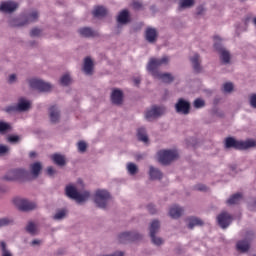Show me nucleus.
<instances>
[{
    "label": "nucleus",
    "instance_id": "25",
    "mask_svg": "<svg viewBox=\"0 0 256 256\" xmlns=\"http://www.w3.org/2000/svg\"><path fill=\"white\" fill-rule=\"evenodd\" d=\"M199 60H200L199 54H194V56L190 58V61L193 65V69L196 73H201V64Z\"/></svg>",
    "mask_w": 256,
    "mask_h": 256
},
{
    "label": "nucleus",
    "instance_id": "40",
    "mask_svg": "<svg viewBox=\"0 0 256 256\" xmlns=\"http://www.w3.org/2000/svg\"><path fill=\"white\" fill-rule=\"evenodd\" d=\"M11 129V126L5 122H0V133H5L6 131H9Z\"/></svg>",
    "mask_w": 256,
    "mask_h": 256
},
{
    "label": "nucleus",
    "instance_id": "2",
    "mask_svg": "<svg viewBox=\"0 0 256 256\" xmlns=\"http://www.w3.org/2000/svg\"><path fill=\"white\" fill-rule=\"evenodd\" d=\"M251 147H256L255 140H236L233 137H228L225 139V148L226 149H236L237 151H245L251 149Z\"/></svg>",
    "mask_w": 256,
    "mask_h": 256
},
{
    "label": "nucleus",
    "instance_id": "20",
    "mask_svg": "<svg viewBox=\"0 0 256 256\" xmlns=\"http://www.w3.org/2000/svg\"><path fill=\"white\" fill-rule=\"evenodd\" d=\"M83 71L86 75H93V60L90 57L84 59Z\"/></svg>",
    "mask_w": 256,
    "mask_h": 256
},
{
    "label": "nucleus",
    "instance_id": "6",
    "mask_svg": "<svg viewBox=\"0 0 256 256\" xmlns=\"http://www.w3.org/2000/svg\"><path fill=\"white\" fill-rule=\"evenodd\" d=\"M110 199L111 194H109L106 190H97L95 193L94 202L100 209H105L107 207V201Z\"/></svg>",
    "mask_w": 256,
    "mask_h": 256
},
{
    "label": "nucleus",
    "instance_id": "34",
    "mask_svg": "<svg viewBox=\"0 0 256 256\" xmlns=\"http://www.w3.org/2000/svg\"><path fill=\"white\" fill-rule=\"evenodd\" d=\"M195 5V0H181L180 8L185 9L187 7H193Z\"/></svg>",
    "mask_w": 256,
    "mask_h": 256
},
{
    "label": "nucleus",
    "instance_id": "23",
    "mask_svg": "<svg viewBox=\"0 0 256 256\" xmlns=\"http://www.w3.org/2000/svg\"><path fill=\"white\" fill-rule=\"evenodd\" d=\"M149 176H150V179H152V181H155L157 179H163V173L160 172L159 169L153 166H150Z\"/></svg>",
    "mask_w": 256,
    "mask_h": 256
},
{
    "label": "nucleus",
    "instance_id": "41",
    "mask_svg": "<svg viewBox=\"0 0 256 256\" xmlns=\"http://www.w3.org/2000/svg\"><path fill=\"white\" fill-rule=\"evenodd\" d=\"M78 150L80 151V153H85V151H87V143H85L84 141L78 142Z\"/></svg>",
    "mask_w": 256,
    "mask_h": 256
},
{
    "label": "nucleus",
    "instance_id": "58",
    "mask_svg": "<svg viewBox=\"0 0 256 256\" xmlns=\"http://www.w3.org/2000/svg\"><path fill=\"white\" fill-rule=\"evenodd\" d=\"M214 41H221V38L219 36H214Z\"/></svg>",
    "mask_w": 256,
    "mask_h": 256
},
{
    "label": "nucleus",
    "instance_id": "13",
    "mask_svg": "<svg viewBox=\"0 0 256 256\" xmlns=\"http://www.w3.org/2000/svg\"><path fill=\"white\" fill-rule=\"evenodd\" d=\"M17 7H19L17 2L9 0L1 3L0 11H2V13H13L14 11H17Z\"/></svg>",
    "mask_w": 256,
    "mask_h": 256
},
{
    "label": "nucleus",
    "instance_id": "1",
    "mask_svg": "<svg viewBox=\"0 0 256 256\" xmlns=\"http://www.w3.org/2000/svg\"><path fill=\"white\" fill-rule=\"evenodd\" d=\"M169 64V57L163 56L162 58H150L147 70L153 77L156 79H160L163 81V83H173V80L175 79L173 75L170 73H159L157 71L158 67H162V65H168Z\"/></svg>",
    "mask_w": 256,
    "mask_h": 256
},
{
    "label": "nucleus",
    "instance_id": "46",
    "mask_svg": "<svg viewBox=\"0 0 256 256\" xmlns=\"http://www.w3.org/2000/svg\"><path fill=\"white\" fill-rule=\"evenodd\" d=\"M30 35L32 37H39V35H41V30L38 28H34L31 30Z\"/></svg>",
    "mask_w": 256,
    "mask_h": 256
},
{
    "label": "nucleus",
    "instance_id": "29",
    "mask_svg": "<svg viewBox=\"0 0 256 256\" xmlns=\"http://www.w3.org/2000/svg\"><path fill=\"white\" fill-rule=\"evenodd\" d=\"M18 111H28L31 108V103L21 98L17 104Z\"/></svg>",
    "mask_w": 256,
    "mask_h": 256
},
{
    "label": "nucleus",
    "instance_id": "57",
    "mask_svg": "<svg viewBox=\"0 0 256 256\" xmlns=\"http://www.w3.org/2000/svg\"><path fill=\"white\" fill-rule=\"evenodd\" d=\"M40 241L39 240H33L32 245H39Z\"/></svg>",
    "mask_w": 256,
    "mask_h": 256
},
{
    "label": "nucleus",
    "instance_id": "48",
    "mask_svg": "<svg viewBox=\"0 0 256 256\" xmlns=\"http://www.w3.org/2000/svg\"><path fill=\"white\" fill-rule=\"evenodd\" d=\"M250 105L254 109H256V94L250 96Z\"/></svg>",
    "mask_w": 256,
    "mask_h": 256
},
{
    "label": "nucleus",
    "instance_id": "54",
    "mask_svg": "<svg viewBox=\"0 0 256 256\" xmlns=\"http://www.w3.org/2000/svg\"><path fill=\"white\" fill-rule=\"evenodd\" d=\"M17 79V76L15 75V74H11L10 76H9V79H8V81H9V83H15V80Z\"/></svg>",
    "mask_w": 256,
    "mask_h": 256
},
{
    "label": "nucleus",
    "instance_id": "42",
    "mask_svg": "<svg viewBox=\"0 0 256 256\" xmlns=\"http://www.w3.org/2000/svg\"><path fill=\"white\" fill-rule=\"evenodd\" d=\"M223 89L225 93H231V91H233V83L231 82L225 83L223 86Z\"/></svg>",
    "mask_w": 256,
    "mask_h": 256
},
{
    "label": "nucleus",
    "instance_id": "19",
    "mask_svg": "<svg viewBox=\"0 0 256 256\" xmlns=\"http://www.w3.org/2000/svg\"><path fill=\"white\" fill-rule=\"evenodd\" d=\"M51 123H57L61 117V112L57 109V106H51L49 109Z\"/></svg>",
    "mask_w": 256,
    "mask_h": 256
},
{
    "label": "nucleus",
    "instance_id": "59",
    "mask_svg": "<svg viewBox=\"0 0 256 256\" xmlns=\"http://www.w3.org/2000/svg\"><path fill=\"white\" fill-rule=\"evenodd\" d=\"M200 11H198V15H201L202 11H203V7H199L198 8Z\"/></svg>",
    "mask_w": 256,
    "mask_h": 256
},
{
    "label": "nucleus",
    "instance_id": "60",
    "mask_svg": "<svg viewBox=\"0 0 256 256\" xmlns=\"http://www.w3.org/2000/svg\"><path fill=\"white\" fill-rule=\"evenodd\" d=\"M253 21H254V24L256 25V18H254V20H253Z\"/></svg>",
    "mask_w": 256,
    "mask_h": 256
},
{
    "label": "nucleus",
    "instance_id": "52",
    "mask_svg": "<svg viewBox=\"0 0 256 256\" xmlns=\"http://www.w3.org/2000/svg\"><path fill=\"white\" fill-rule=\"evenodd\" d=\"M7 151H9V147L0 145V155H5V153H7Z\"/></svg>",
    "mask_w": 256,
    "mask_h": 256
},
{
    "label": "nucleus",
    "instance_id": "39",
    "mask_svg": "<svg viewBox=\"0 0 256 256\" xmlns=\"http://www.w3.org/2000/svg\"><path fill=\"white\" fill-rule=\"evenodd\" d=\"M194 107L195 109H201V107H205V101L201 98H197L194 101Z\"/></svg>",
    "mask_w": 256,
    "mask_h": 256
},
{
    "label": "nucleus",
    "instance_id": "11",
    "mask_svg": "<svg viewBox=\"0 0 256 256\" xmlns=\"http://www.w3.org/2000/svg\"><path fill=\"white\" fill-rule=\"evenodd\" d=\"M165 113V108L159 107V106H153L150 110L146 111L145 118L148 121H151V119H156V117H160V115H163Z\"/></svg>",
    "mask_w": 256,
    "mask_h": 256
},
{
    "label": "nucleus",
    "instance_id": "3",
    "mask_svg": "<svg viewBox=\"0 0 256 256\" xmlns=\"http://www.w3.org/2000/svg\"><path fill=\"white\" fill-rule=\"evenodd\" d=\"M6 181H29V172L25 169H14L7 172L4 176Z\"/></svg>",
    "mask_w": 256,
    "mask_h": 256
},
{
    "label": "nucleus",
    "instance_id": "38",
    "mask_svg": "<svg viewBox=\"0 0 256 256\" xmlns=\"http://www.w3.org/2000/svg\"><path fill=\"white\" fill-rule=\"evenodd\" d=\"M127 169L130 175H135L138 171L137 165H135L134 163H128Z\"/></svg>",
    "mask_w": 256,
    "mask_h": 256
},
{
    "label": "nucleus",
    "instance_id": "16",
    "mask_svg": "<svg viewBox=\"0 0 256 256\" xmlns=\"http://www.w3.org/2000/svg\"><path fill=\"white\" fill-rule=\"evenodd\" d=\"M111 101L114 105H121V103H123V92L118 89L113 90L111 94Z\"/></svg>",
    "mask_w": 256,
    "mask_h": 256
},
{
    "label": "nucleus",
    "instance_id": "24",
    "mask_svg": "<svg viewBox=\"0 0 256 256\" xmlns=\"http://www.w3.org/2000/svg\"><path fill=\"white\" fill-rule=\"evenodd\" d=\"M118 23L125 25L129 23V10H123L119 13L117 18Z\"/></svg>",
    "mask_w": 256,
    "mask_h": 256
},
{
    "label": "nucleus",
    "instance_id": "22",
    "mask_svg": "<svg viewBox=\"0 0 256 256\" xmlns=\"http://www.w3.org/2000/svg\"><path fill=\"white\" fill-rule=\"evenodd\" d=\"M78 33L82 37H97V32H95L93 29H91L89 27L80 28L78 30Z\"/></svg>",
    "mask_w": 256,
    "mask_h": 256
},
{
    "label": "nucleus",
    "instance_id": "53",
    "mask_svg": "<svg viewBox=\"0 0 256 256\" xmlns=\"http://www.w3.org/2000/svg\"><path fill=\"white\" fill-rule=\"evenodd\" d=\"M47 175H49V177H53V175H55V169H53V167L49 166L47 168Z\"/></svg>",
    "mask_w": 256,
    "mask_h": 256
},
{
    "label": "nucleus",
    "instance_id": "18",
    "mask_svg": "<svg viewBox=\"0 0 256 256\" xmlns=\"http://www.w3.org/2000/svg\"><path fill=\"white\" fill-rule=\"evenodd\" d=\"M145 37L148 43H155L157 41V30L155 28H147Z\"/></svg>",
    "mask_w": 256,
    "mask_h": 256
},
{
    "label": "nucleus",
    "instance_id": "36",
    "mask_svg": "<svg viewBox=\"0 0 256 256\" xmlns=\"http://www.w3.org/2000/svg\"><path fill=\"white\" fill-rule=\"evenodd\" d=\"M0 247L2 251V256H13L9 250H7V244L5 242H0Z\"/></svg>",
    "mask_w": 256,
    "mask_h": 256
},
{
    "label": "nucleus",
    "instance_id": "15",
    "mask_svg": "<svg viewBox=\"0 0 256 256\" xmlns=\"http://www.w3.org/2000/svg\"><path fill=\"white\" fill-rule=\"evenodd\" d=\"M214 48L216 51H220V59L223 63H229V61H231V54H229L227 50L223 49L221 44L215 42Z\"/></svg>",
    "mask_w": 256,
    "mask_h": 256
},
{
    "label": "nucleus",
    "instance_id": "12",
    "mask_svg": "<svg viewBox=\"0 0 256 256\" xmlns=\"http://www.w3.org/2000/svg\"><path fill=\"white\" fill-rule=\"evenodd\" d=\"M217 221L218 225H220L222 229H227V227L231 225V221H233V218L231 217V215H229V213L223 212L217 216Z\"/></svg>",
    "mask_w": 256,
    "mask_h": 256
},
{
    "label": "nucleus",
    "instance_id": "31",
    "mask_svg": "<svg viewBox=\"0 0 256 256\" xmlns=\"http://www.w3.org/2000/svg\"><path fill=\"white\" fill-rule=\"evenodd\" d=\"M241 199H243V194H241V193L233 194V195L227 200V204H228V205H237V203H239V201H241Z\"/></svg>",
    "mask_w": 256,
    "mask_h": 256
},
{
    "label": "nucleus",
    "instance_id": "45",
    "mask_svg": "<svg viewBox=\"0 0 256 256\" xmlns=\"http://www.w3.org/2000/svg\"><path fill=\"white\" fill-rule=\"evenodd\" d=\"M65 210H60L54 215V219H63L65 217Z\"/></svg>",
    "mask_w": 256,
    "mask_h": 256
},
{
    "label": "nucleus",
    "instance_id": "5",
    "mask_svg": "<svg viewBox=\"0 0 256 256\" xmlns=\"http://www.w3.org/2000/svg\"><path fill=\"white\" fill-rule=\"evenodd\" d=\"M179 157V153L175 150H160L158 152V161L162 165H169L171 161H175Z\"/></svg>",
    "mask_w": 256,
    "mask_h": 256
},
{
    "label": "nucleus",
    "instance_id": "26",
    "mask_svg": "<svg viewBox=\"0 0 256 256\" xmlns=\"http://www.w3.org/2000/svg\"><path fill=\"white\" fill-rule=\"evenodd\" d=\"M37 19H39V13L37 11L32 12L28 15V18L25 22H22L18 24V27H23V25H27L29 23L35 22Z\"/></svg>",
    "mask_w": 256,
    "mask_h": 256
},
{
    "label": "nucleus",
    "instance_id": "27",
    "mask_svg": "<svg viewBox=\"0 0 256 256\" xmlns=\"http://www.w3.org/2000/svg\"><path fill=\"white\" fill-rule=\"evenodd\" d=\"M236 249L240 251V253H247L249 251V241H239L236 245Z\"/></svg>",
    "mask_w": 256,
    "mask_h": 256
},
{
    "label": "nucleus",
    "instance_id": "44",
    "mask_svg": "<svg viewBox=\"0 0 256 256\" xmlns=\"http://www.w3.org/2000/svg\"><path fill=\"white\" fill-rule=\"evenodd\" d=\"M132 7L136 11H139L140 9H143V4L141 2H139V1H133Z\"/></svg>",
    "mask_w": 256,
    "mask_h": 256
},
{
    "label": "nucleus",
    "instance_id": "33",
    "mask_svg": "<svg viewBox=\"0 0 256 256\" xmlns=\"http://www.w3.org/2000/svg\"><path fill=\"white\" fill-rule=\"evenodd\" d=\"M188 221V228L189 229H193V227L197 226V225H203V220L199 219V218H195V217H190L187 219Z\"/></svg>",
    "mask_w": 256,
    "mask_h": 256
},
{
    "label": "nucleus",
    "instance_id": "51",
    "mask_svg": "<svg viewBox=\"0 0 256 256\" xmlns=\"http://www.w3.org/2000/svg\"><path fill=\"white\" fill-rule=\"evenodd\" d=\"M148 211L151 213V215H155L157 213V210L155 209V206L153 204L148 205Z\"/></svg>",
    "mask_w": 256,
    "mask_h": 256
},
{
    "label": "nucleus",
    "instance_id": "17",
    "mask_svg": "<svg viewBox=\"0 0 256 256\" xmlns=\"http://www.w3.org/2000/svg\"><path fill=\"white\" fill-rule=\"evenodd\" d=\"M41 169H43L41 162H35L30 165V173H31L32 179H37V177H39V173H41Z\"/></svg>",
    "mask_w": 256,
    "mask_h": 256
},
{
    "label": "nucleus",
    "instance_id": "47",
    "mask_svg": "<svg viewBox=\"0 0 256 256\" xmlns=\"http://www.w3.org/2000/svg\"><path fill=\"white\" fill-rule=\"evenodd\" d=\"M196 191H209V188L203 184H198L195 186Z\"/></svg>",
    "mask_w": 256,
    "mask_h": 256
},
{
    "label": "nucleus",
    "instance_id": "35",
    "mask_svg": "<svg viewBox=\"0 0 256 256\" xmlns=\"http://www.w3.org/2000/svg\"><path fill=\"white\" fill-rule=\"evenodd\" d=\"M26 231L30 233V235H35L37 231V226L33 222H29L28 225L26 226Z\"/></svg>",
    "mask_w": 256,
    "mask_h": 256
},
{
    "label": "nucleus",
    "instance_id": "8",
    "mask_svg": "<svg viewBox=\"0 0 256 256\" xmlns=\"http://www.w3.org/2000/svg\"><path fill=\"white\" fill-rule=\"evenodd\" d=\"M176 113H180L181 115H189L191 112V103L189 101L180 98L175 104Z\"/></svg>",
    "mask_w": 256,
    "mask_h": 256
},
{
    "label": "nucleus",
    "instance_id": "21",
    "mask_svg": "<svg viewBox=\"0 0 256 256\" xmlns=\"http://www.w3.org/2000/svg\"><path fill=\"white\" fill-rule=\"evenodd\" d=\"M169 215L172 219H179L183 215V208L174 205L170 208Z\"/></svg>",
    "mask_w": 256,
    "mask_h": 256
},
{
    "label": "nucleus",
    "instance_id": "50",
    "mask_svg": "<svg viewBox=\"0 0 256 256\" xmlns=\"http://www.w3.org/2000/svg\"><path fill=\"white\" fill-rule=\"evenodd\" d=\"M9 143H17L19 141V136L17 135H12L8 137Z\"/></svg>",
    "mask_w": 256,
    "mask_h": 256
},
{
    "label": "nucleus",
    "instance_id": "4",
    "mask_svg": "<svg viewBox=\"0 0 256 256\" xmlns=\"http://www.w3.org/2000/svg\"><path fill=\"white\" fill-rule=\"evenodd\" d=\"M66 195L67 197H70V199H74L77 201V203H83L84 201H87L91 194L87 191L83 192L82 194L77 191V188L74 186H67L66 187Z\"/></svg>",
    "mask_w": 256,
    "mask_h": 256
},
{
    "label": "nucleus",
    "instance_id": "7",
    "mask_svg": "<svg viewBox=\"0 0 256 256\" xmlns=\"http://www.w3.org/2000/svg\"><path fill=\"white\" fill-rule=\"evenodd\" d=\"M13 203L20 211H33V209H37V204L23 198H14Z\"/></svg>",
    "mask_w": 256,
    "mask_h": 256
},
{
    "label": "nucleus",
    "instance_id": "28",
    "mask_svg": "<svg viewBox=\"0 0 256 256\" xmlns=\"http://www.w3.org/2000/svg\"><path fill=\"white\" fill-rule=\"evenodd\" d=\"M92 15H94V17H105L107 15V8L103 6H96Z\"/></svg>",
    "mask_w": 256,
    "mask_h": 256
},
{
    "label": "nucleus",
    "instance_id": "55",
    "mask_svg": "<svg viewBox=\"0 0 256 256\" xmlns=\"http://www.w3.org/2000/svg\"><path fill=\"white\" fill-rule=\"evenodd\" d=\"M140 83H141V78H139V77L134 78V85H136V87H139Z\"/></svg>",
    "mask_w": 256,
    "mask_h": 256
},
{
    "label": "nucleus",
    "instance_id": "9",
    "mask_svg": "<svg viewBox=\"0 0 256 256\" xmlns=\"http://www.w3.org/2000/svg\"><path fill=\"white\" fill-rule=\"evenodd\" d=\"M29 85L32 89H37L38 91H43V92H47L53 87L51 86V84L39 79H31L29 81Z\"/></svg>",
    "mask_w": 256,
    "mask_h": 256
},
{
    "label": "nucleus",
    "instance_id": "37",
    "mask_svg": "<svg viewBox=\"0 0 256 256\" xmlns=\"http://www.w3.org/2000/svg\"><path fill=\"white\" fill-rule=\"evenodd\" d=\"M60 83L61 85H64L65 87H67V85L71 83V77L69 76V74H65L64 76H62L60 79Z\"/></svg>",
    "mask_w": 256,
    "mask_h": 256
},
{
    "label": "nucleus",
    "instance_id": "49",
    "mask_svg": "<svg viewBox=\"0 0 256 256\" xmlns=\"http://www.w3.org/2000/svg\"><path fill=\"white\" fill-rule=\"evenodd\" d=\"M9 223H11V220H9V218L0 219V227H5V225H9Z\"/></svg>",
    "mask_w": 256,
    "mask_h": 256
},
{
    "label": "nucleus",
    "instance_id": "10",
    "mask_svg": "<svg viewBox=\"0 0 256 256\" xmlns=\"http://www.w3.org/2000/svg\"><path fill=\"white\" fill-rule=\"evenodd\" d=\"M159 227H161V225L159 224V220H153L151 225H150V237L152 239V243H154V245H162L163 244V240L161 238H156V234L157 231H159Z\"/></svg>",
    "mask_w": 256,
    "mask_h": 256
},
{
    "label": "nucleus",
    "instance_id": "32",
    "mask_svg": "<svg viewBox=\"0 0 256 256\" xmlns=\"http://www.w3.org/2000/svg\"><path fill=\"white\" fill-rule=\"evenodd\" d=\"M137 137L139 141H143V143H147L149 141V137H147V131L145 130V128L138 129Z\"/></svg>",
    "mask_w": 256,
    "mask_h": 256
},
{
    "label": "nucleus",
    "instance_id": "43",
    "mask_svg": "<svg viewBox=\"0 0 256 256\" xmlns=\"http://www.w3.org/2000/svg\"><path fill=\"white\" fill-rule=\"evenodd\" d=\"M16 111H19L17 105L7 106L5 108L6 113H16Z\"/></svg>",
    "mask_w": 256,
    "mask_h": 256
},
{
    "label": "nucleus",
    "instance_id": "14",
    "mask_svg": "<svg viewBox=\"0 0 256 256\" xmlns=\"http://www.w3.org/2000/svg\"><path fill=\"white\" fill-rule=\"evenodd\" d=\"M137 239H141V235L134 234L132 232H123L118 237L119 243H127L128 241H137Z\"/></svg>",
    "mask_w": 256,
    "mask_h": 256
},
{
    "label": "nucleus",
    "instance_id": "30",
    "mask_svg": "<svg viewBox=\"0 0 256 256\" xmlns=\"http://www.w3.org/2000/svg\"><path fill=\"white\" fill-rule=\"evenodd\" d=\"M51 159L56 165H59L60 167H63V165H65V156L63 155L53 154L51 156Z\"/></svg>",
    "mask_w": 256,
    "mask_h": 256
},
{
    "label": "nucleus",
    "instance_id": "56",
    "mask_svg": "<svg viewBox=\"0 0 256 256\" xmlns=\"http://www.w3.org/2000/svg\"><path fill=\"white\" fill-rule=\"evenodd\" d=\"M37 156V153L36 152H30L29 153V157L31 158V159H33V157H36Z\"/></svg>",
    "mask_w": 256,
    "mask_h": 256
}]
</instances>
